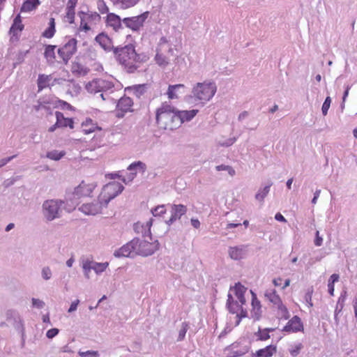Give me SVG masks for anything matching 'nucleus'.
Masks as SVG:
<instances>
[{"mask_svg": "<svg viewBox=\"0 0 357 357\" xmlns=\"http://www.w3.org/2000/svg\"><path fill=\"white\" fill-rule=\"evenodd\" d=\"M114 59L129 73H134L141 62L140 55L138 54L132 44L124 46H116L114 54Z\"/></svg>", "mask_w": 357, "mask_h": 357, "instance_id": "1", "label": "nucleus"}, {"mask_svg": "<svg viewBox=\"0 0 357 357\" xmlns=\"http://www.w3.org/2000/svg\"><path fill=\"white\" fill-rule=\"evenodd\" d=\"M177 109L169 102H165L156 111V122L160 128L173 130L181 126Z\"/></svg>", "mask_w": 357, "mask_h": 357, "instance_id": "2", "label": "nucleus"}, {"mask_svg": "<svg viewBox=\"0 0 357 357\" xmlns=\"http://www.w3.org/2000/svg\"><path fill=\"white\" fill-rule=\"evenodd\" d=\"M64 202L61 199H48L42 205L43 215L48 222L59 218L62 213V206Z\"/></svg>", "mask_w": 357, "mask_h": 357, "instance_id": "3", "label": "nucleus"}, {"mask_svg": "<svg viewBox=\"0 0 357 357\" xmlns=\"http://www.w3.org/2000/svg\"><path fill=\"white\" fill-rule=\"evenodd\" d=\"M217 87L213 82L197 83L192 90V97L197 100L207 102L215 95Z\"/></svg>", "mask_w": 357, "mask_h": 357, "instance_id": "4", "label": "nucleus"}, {"mask_svg": "<svg viewBox=\"0 0 357 357\" xmlns=\"http://www.w3.org/2000/svg\"><path fill=\"white\" fill-rule=\"evenodd\" d=\"M135 255L147 257L152 255L159 249V243L158 241L149 242L146 239L134 238Z\"/></svg>", "mask_w": 357, "mask_h": 357, "instance_id": "5", "label": "nucleus"}, {"mask_svg": "<svg viewBox=\"0 0 357 357\" xmlns=\"http://www.w3.org/2000/svg\"><path fill=\"white\" fill-rule=\"evenodd\" d=\"M123 189L124 187L118 182H110L105 185L99 196L104 202L105 208L107 207L108 203L119 195Z\"/></svg>", "mask_w": 357, "mask_h": 357, "instance_id": "6", "label": "nucleus"}, {"mask_svg": "<svg viewBox=\"0 0 357 357\" xmlns=\"http://www.w3.org/2000/svg\"><path fill=\"white\" fill-rule=\"evenodd\" d=\"M77 39L70 37L66 38V42L61 47L58 49V54L65 64L68 63V61L77 52Z\"/></svg>", "mask_w": 357, "mask_h": 357, "instance_id": "7", "label": "nucleus"}, {"mask_svg": "<svg viewBox=\"0 0 357 357\" xmlns=\"http://www.w3.org/2000/svg\"><path fill=\"white\" fill-rule=\"evenodd\" d=\"M265 297L278 309V314L284 319H287L289 317L287 308L282 304L279 295L276 294L275 289H269L265 292Z\"/></svg>", "mask_w": 357, "mask_h": 357, "instance_id": "8", "label": "nucleus"}, {"mask_svg": "<svg viewBox=\"0 0 357 357\" xmlns=\"http://www.w3.org/2000/svg\"><path fill=\"white\" fill-rule=\"evenodd\" d=\"M149 12H144V13L137 16L126 17L123 19L122 22L126 27L132 29L134 31H137L143 26L145 20L149 16Z\"/></svg>", "mask_w": 357, "mask_h": 357, "instance_id": "9", "label": "nucleus"}, {"mask_svg": "<svg viewBox=\"0 0 357 357\" xmlns=\"http://www.w3.org/2000/svg\"><path fill=\"white\" fill-rule=\"evenodd\" d=\"M103 207H105L104 202L99 197L98 200H94L91 203L82 204L79 208V210L85 215H95L101 213Z\"/></svg>", "mask_w": 357, "mask_h": 357, "instance_id": "10", "label": "nucleus"}, {"mask_svg": "<svg viewBox=\"0 0 357 357\" xmlns=\"http://www.w3.org/2000/svg\"><path fill=\"white\" fill-rule=\"evenodd\" d=\"M6 320L10 322L13 327L21 333L22 336L24 335V327L22 319L19 313L14 310H8L6 312Z\"/></svg>", "mask_w": 357, "mask_h": 357, "instance_id": "11", "label": "nucleus"}, {"mask_svg": "<svg viewBox=\"0 0 357 357\" xmlns=\"http://www.w3.org/2000/svg\"><path fill=\"white\" fill-rule=\"evenodd\" d=\"M249 349L248 346L242 345L239 342H234L225 348V352L227 357H239L247 354Z\"/></svg>", "mask_w": 357, "mask_h": 357, "instance_id": "12", "label": "nucleus"}, {"mask_svg": "<svg viewBox=\"0 0 357 357\" xmlns=\"http://www.w3.org/2000/svg\"><path fill=\"white\" fill-rule=\"evenodd\" d=\"M96 187V185L93 183H86L84 181H82L80 184L74 189L73 195L76 199L90 196Z\"/></svg>", "mask_w": 357, "mask_h": 357, "instance_id": "13", "label": "nucleus"}, {"mask_svg": "<svg viewBox=\"0 0 357 357\" xmlns=\"http://www.w3.org/2000/svg\"><path fill=\"white\" fill-rule=\"evenodd\" d=\"M170 208L171 217L166 220V224L168 225H171L176 220H179L188 211L187 206L183 204H171Z\"/></svg>", "mask_w": 357, "mask_h": 357, "instance_id": "14", "label": "nucleus"}, {"mask_svg": "<svg viewBox=\"0 0 357 357\" xmlns=\"http://www.w3.org/2000/svg\"><path fill=\"white\" fill-rule=\"evenodd\" d=\"M95 40L99 45L106 52H112L114 54V52L115 50V46H114L112 40L104 32H102L97 35L95 38Z\"/></svg>", "mask_w": 357, "mask_h": 357, "instance_id": "15", "label": "nucleus"}, {"mask_svg": "<svg viewBox=\"0 0 357 357\" xmlns=\"http://www.w3.org/2000/svg\"><path fill=\"white\" fill-rule=\"evenodd\" d=\"M229 257L235 261L241 260L246 257L248 255V245H240L230 246L228 248Z\"/></svg>", "mask_w": 357, "mask_h": 357, "instance_id": "16", "label": "nucleus"}, {"mask_svg": "<svg viewBox=\"0 0 357 357\" xmlns=\"http://www.w3.org/2000/svg\"><path fill=\"white\" fill-rule=\"evenodd\" d=\"M131 255H135L134 238L114 252L116 257H128Z\"/></svg>", "mask_w": 357, "mask_h": 357, "instance_id": "17", "label": "nucleus"}, {"mask_svg": "<svg viewBox=\"0 0 357 357\" xmlns=\"http://www.w3.org/2000/svg\"><path fill=\"white\" fill-rule=\"evenodd\" d=\"M303 330V326L301 319L298 316H294L288 321L282 331L296 333Z\"/></svg>", "mask_w": 357, "mask_h": 357, "instance_id": "18", "label": "nucleus"}, {"mask_svg": "<svg viewBox=\"0 0 357 357\" xmlns=\"http://www.w3.org/2000/svg\"><path fill=\"white\" fill-rule=\"evenodd\" d=\"M100 83V92H102L100 94V96L103 100H105L108 98V93L107 92H113V89L114 87V85L112 82L103 79H99Z\"/></svg>", "mask_w": 357, "mask_h": 357, "instance_id": "19", "label": "nucleus"}, {"mask_svg": "<svg viewBox=\"0 0 357 357\" xmlns=\"http://www.w3.org/2000/svg\"><path fill=\"white\" fill-rule=\"evenodd\" d=\"M185 86L184 84H178L174 85H169L167 91V95L169 99H177L179 94H183L185 92Z\"/></svg>", "mask_w": 357, "mask_h": 357, "instance_id": "20", "label": "nucleus"}, {"mask_svg": "<svg viewBox=\"0 0 357 357\" xmlns=\"http://www.w3.org/2000/svg\"><path fill=\"white\" fill-rule=\"evenodd\" d=\"M152 225V219L146 222V225H141L140 223H137L135 225L134 229L135 231L137 233L141 232L142 234L143 237H148L150 240H152L151 236V227Z\"/></svg>", "mask_w": 357, "mask_h": 357, "instance_id": "21", "label": "nucleus"}, {"mask_svg": "<svg viewBox=\"0 0 357 357\" xmlns=\"http://www.w3.org/2000/svg\"><path fill=\"white\" fill-rule=\"evenodd\" d=\"M252 294V310L251 312L252 317L258 320L261 317V304L259 301L257 299L256 294L251 290Z\"/></svg>", "mask_w": 357, "mask_h": 357, "instance_id": "22", "label": "nucleus"}, {"mask_svg": "<svg viewBox=\"0 0 357 357\" xmlns=\"http://www.w3.org/2000/svg\"><path fill=\"white\" fill-rule=\"evenodd\" d=\"M277 351L276 346L271 344L264 349H259L252 354V357H271Z\"/></svg>", "mask_w": 357, "mask_h": 357, "instance_id": "23", "label": "nucleus"}, {"mask_svg": "<svg viewBox=\"0 0 357 357\" xmlns=\"http://www.w3.org/2000/svg\"><path fill=\"white\" fill-rule=\"evenodd\" d=\"M80 20L82 18H85V22L87 23H95L96 24L100 20V15L96 12H88L84 13L83 11H79L78 13Z\"/></svg>", "mask_w": 357, "mask_h": 357, "instance_id": "24", "label": "nucleus"}, {"mask_svg": "<svg viewBox=\"0 0 357 357\" xmlns=\"http://www.w3.org/2000/svg\"><path fill=\"white\" fill-rule=\"evenodd\" d=\"M56 125L58 127H67L73 128V121L72 119L65 118L63 114L60 112H56Z\"/></svg>", "mask_w": 357, "mask_h": 357, "instance_id": "25", "label": "nucleus"}, {"mask_svg": "<svg viewBox=\"0 0 357 357\" xmlns=\"http://www.w3.org/2000/svg\"><path fill=\"white\" fill-rule=\"evenodd\" d=\"M198 110L192 109V110H183L178 111L177 110L178 117L181 119V125L185 121H190L197 113Z\"/></svg>", "mask_w": 357, "mask_h": 357, "instance_id": "26", "label": "nucleus"}, {"mask_svg": "<svg viewBox=\"0 0 357 357\" xmlns=\"http://www.w3.org/2000/svg\"><path fill=\"white\" fill-rule=\"evenodd\" d=\"M107 23L109 26H112L114 29L117 31L121 27V23L123 22L119 15L109 13L107 15Z\"/></svg>", "mask_w": 357, "mask_h": 357, "instance_id": "27", "label": "nucleus"}, {"mask_svg": "<svg viewBox=\"0 0 357 357\" xmlns=\"http://www.w3.org/2000/svg\"><path fill=\"white\" fill-rule=\"evenodd\" d=\"M24 29V25L22 24L20 15H18L14 20L13 24L10 29V33L13 35V37L16 36L17 38V32L22 31Z\"/></svg>", "mask_w": 357, "mask_h": 357, "instance_id": "28", "label": "nucleus"}, {"mask_svg": "<svg viewBox=\"0 0 357 357\" xmlns=\"http://www.w3.org/2000/svg\"><path fill=\"white\" fill-rule=\"evenodd\" d=\"M71 71L74 75L84 76L89 72V69L79 63L75 62L72 64Z\"/></svg>", "mask_w": 357, "mask_h": 357, "instance_id": "29", "label": "nucleus"}, {"mask_svg": "<svg viewBox=\"0 0 357 357\" xmlns=\"http://www.w3.org/2000/svg\"><path fill=\"white\" fill-rule=\"evenodd\" d=\"M82 131L84 134H90L96 130H100V128L93 123L91 119H86L82 123Z\"/></svg>", "mask_w": 357, "mask_h": 357, "instance_id": "30", "label": "nucleus"}, {"mask_svg": "<svg viewBox=\"0 0 357 357\" xmlns=\"http://www.w3.org/2000/svg\"><path fill=\"white\" fill-rule=\"evenodd\" d=\"M132 105V100L129 97L121 98V99H119V100L117 103V107L123 112H127V111L130 110Z\"/></svg>", "mask_w": 357, "mask_h": 357, "instance_id": "31", "label": "nucleus"}, {"mask_svg": "<svg viewBox=\"0 0 357 357\" xmlns=\"http://www.w3.org/2000/svg\"><path fill=\"white\" fill-rule=\"evenodd\" d=\"M56 45H48L46 46L44 56L49 63H53L55 61V49Z\"/></svg>", "mask_w": 357, "mask_h": 357, "instance_id": "32", "label": "nucleus"}, {"mask_svg": "<svg viewBox=\"0 0 357 357\" xmlns=\"http://www.w3.org/2000/svg\"><path fill=\"white\" fill-rule=\"evenodd\" d=\"M39 4V0H26L21 7V12H30L35 10Z\"/></svg>", "mask_w": 357, "mask_h": 357, "instance_id": "33", "label": "nucleus"}, {"mask_svg": "<svg viewBox=\"0 0 357 357\" xmlns=\"http://www.w3.org/2000/svg\"><path fill=\"white\" fill-rule=\"evenodd\" d=\"M273 183L271 181L268 182V183L263 188H260L257 193L255 195V199L260 202H263L265 197L270 192V188Z\"/></svg>", "mask_w": 357, "mask_h": 357, "instance_id": "34", "label": "nucleus"}, {"mask_svg": "<svg viewBox=\"0 0 357 357\" xmlns=\"http://www.w3.org/2000/svg\"><path fill=\"white\" fill-rule=\"evenodd\" d=\"M145 167H146L145 164L140 161L135 162L130 164L128 167V170H129L130 172V174L129 176V181H131L134 178L135 176L136 175L137 168L139 167V168H141L142 169H144Z\"/></svg>", "mask_w": 357, "mask_h": 357, "instance_id": "35", "label": "nucleus"}, {"mask_svg": "<svg viewBox=\"0 0 357 357\" xmlns=\"http://www.w3.org/2000/svg\"><path fill=\"white\" fill-rule=\"evenodd\" d=\"M139 0H111L114 5H120L123 9H126L135 6Z\"/></svg>", "mask_w": 357, "mask_h": 357, "instance_id": "36", "label": "nucleus"}, {"mask_svg": "<svg viewBox=\"0 0 357 357\" xmlns=\"http://www.w3.org/2000/svg\"><path fill=\"white\" fill-rule=\"evenodd\" d=\"M99 79H93L86 84V89L89 93H96L100 92Z\"/></svg>", "mask_w": 357, "mask_h": 357, "instance_id": "37", "label": "nucleus"}, {"mask_svg": "<svg viewBox=\"0 0 357 357\" xmlns=\"http://www.w3.org/2000/svg\"><path fill=\"white\" fill-rule=\"evenodd\" d=\"M55 22L54 18L51 17L50 19L49 26L48 28L43 32V36L47 38H51L54 36L55 33Z\"/></svg>", "mask_w": 357, "mask_h": 357, "instance_id": "38", "label": "nucleus"}, {"mask_svg": "<svg viewBox=\"0 0 357 357\" xmlns=\"http://www.w3.org/2000/svg\"><path fill=\"white\" fill-rule=\"evenodd\" d=\"M50 80V75H40L37 80L38 91H42L43 89L48 86V82Z\"/></svg>", "mask_w": 357, "mask_h": 357, "instance_id": "39", "label": "nucleus"}, {"mask_svg": "<svg viewBox=\"0 0 357 357\" xmlns=\"http://www.w3.org/2000/svg\"><path fill=\"white\" fill-rule=\"evenodd\" d=\"M230 290L234 291V294L237 298H242V297L244 296V294L247 289L240 282H238L235 284V286L234 287H231Z\"/></svg>", "mask_w": 357, "mask_h": 357, "instance_id": "40", "label": "nucleus"}, {"mask_svg": "<svg viewBox=\"0 0 357 357\" xmlns=\"http://www.w3.org/2000/svg\"><path fill=\"white\" fill-rule=\"evenodd\" d=\"M66 155V152L63 151H59L57 150H53L47 153L46 157L53 160H59Z\"/></svg>", "mask_w": 357, "mask_h": 357, "instance_id": "41", "label": "nucleus"}, {"mask_svg": "<svg viewBox=\"0 0 357 357\" xmlns=\"http://www.w3.org/2000/svg\"><path fill=\"white\" fill-rule=\"evenodd\" d=\"M82 267L84 271V276L87 278H90V272L93 270L92 261L89 259H84L82 261Z\"/></svg>", "mask_w": 357, "mask_h": 357, "instance_id": "42", "label": "nucleus"}, {"mask_svg": "<svg viewBox=\"0 0 357 357\" xmlns=\"http://www.w3.org/2000/svg\"><path fill=\"white\" fill-rule=\"evenodd\" d=\"M109 264L105 263H98L92 261L93 270L97 273L100 274L102 273L108 266Z\"/></svg>", "mask_w": 357, "mask_h": 357, "instance_id": "43", "label": "nucleus"}, {"mask_svg": "<svg viewBox=\"0 0 357 357\" xmlns=\"http://www.w3.org/2000/svg\"><path fill=\"white\" fill-rule=\"evenodd\" d=\"M151 212L153 216L160 217L166 213L165 205H158L156 207L152 208Z\"/></svg>", "mask_w": 357, "mask_h": 357, "instance_id": "44", "label": "nucleus"}, {"mask_svg": "<svg viewBox=\"0 0 357 357\" xmlns=\"http://www.w3.org/2000/svg\"><path fill=\"white\" fill-rule=\"evenodd\" d=\"M188 328H189L188 324L187 322H183L181 324V328L178 332V337L177 339L178 341H181L184 339Z\"/></svg>", "mask_w": 357, "mask_h": 357, "instance_id": "45", "label": "nucleus"}, {"mask_svg": "<svg viewBox=\"0 0 357 357\" xmlns=\"http://www.w3.org/2000/svg\"><path fill=\"white\" fill-rule=\"evenodd\" d=\"M215 169L217 171H227L231 176H234L236 174V172L234 169V168L229 165H218L215 167Z\"/></svg>", "mask_w": 357, "mask_h": 357, "instance_id": "46", "label": "nucleus"}, {"mask_svg": "<svg viewBox=\"0 0 357 357\" xmlns=\"http://www.w3.org/2000/svg\"><path fill=\"white\" fill-rule=\"evenodd\" d=\"M81 90V87L79 86V84L73 83L71 85H69V87L67 90V93H69L70 95H77L79 93Z\"/></svg>", "mask_w": 357, "mask_h": 357, "instance_id": "47", "label": "nucleus"}, {"mask_svg": "<svg viewBox=\"0 0 357 357\" xmlns=\"http://www.w3.org/2000/svg\"><path fill=\"white\" fill-rule=\"evenodd\" d=\"M42 278L45 280H49L52 276V272L49 266H45L41 270Z\"/></svg>", "mask_w": 357, "mask_h": 357, "instance_id": "48", "label": "nucleus"}, {"mask_svg": "<svg viewBox=\"0 0 357 357\" xmlns=\"http://www.w3.org/2000/svg\"><path fill=\"white\" fill-rule=\"evenodd\" d=\"M155 61L159 66L162 67H165L168 64V61L167 60L166 57L158 53L155 55Z\"/></svg>", "mask_w": 357, "mask_h": 357, "instance_id": "49", "label": "nucleus"}, {"mask_svg": "<svg viewBox=\"0 0 357 357\" xmlns=\"http://www.w3.org/2000/svg\"><path fill=\"white\" fill-rule=\"evenodd\" d=\"M331 103V97L328 96L325 99L321 107V112L324 116H326L328 114V109L330 108V105Z\"/></svg>", "mask_w": 357, "mask_h": 357, "instance_id": "50", "label": "nucleus"}, {"mask_svg": "<svg viewBox=\"0 0 357 357\" xmlns=\"http://www.w3.org/2000/svg\"><path fill=\"white\" fill-rule=\"evenodd\" d=\"M241 307L242 306L239 305L238 302L237 301H235L234 303H232V304L230 305V306L227 307V309L230 313L237 314L239 312Z\"/></svg>", "mask_w": 357, "mask_h": 357, "instance_id": "51", "label": "nucleus"}, {"mask_svg": "<svg viewBox=\"0 0 357 357\" xmlns=\"http://www.w3.org/2000/svg\"><path fill=\"white\" fill-rule=\"evenodd\" d=\"M75 10L66 8V14L65 17L70 24L74 23L75 21Z\"/></svg>", "mask_w": 357, "mask_h": 357, "instance_id": "52", "label": "nucleus"}, {"mask_svg": "<svg viewBox=\"0 0 357 357\" xmlns=\"http://www.w3.org/2000/svg\"><path fill=\"white\" fill-rule=\"evenodd\" d=\"M80 357H99V354L97 351H79Z\"/></svg>", "mask_w": 357, "mask_h": 357, "instance_id": "53", "label": "nucleus"}, {"mask_svg": "<svg viewBox=\"0 0 357 357\" xmlns=\"http://www.w3.org/2000/svg\"><path fill=\"white\" fill-rule=\"evenodd\" d=\"M313 294V288H309L305 295V301L308 304L309 307L313 305L312 302V296Z\"/></svg>", "mask_w": 357, "mask_h": 357, "instance_id": "54", "label": "nucleus"}, {"mask_svg": "<svg viewBox=\"0 0 357 357\" xmlns=\"http://www.w3.org/2000/svg\"><path fill=\"white\" fill-rule=\"evenodd\" d=\"M31 303H32V306L36 308H38V309H42L45 305V302L38 298H33L31 299Z\"/></svg>", "mask_w": 357, "mask_h": 357, "instance_id": "55", "label": "nucleus"}, {"mask_svg": "<svg viewBox=\"0 0 357 357\" xmlns=\"http://www.w3.org/2000/svg\"><path fill=\"white\" fill-rule=\"evenodd\" d=\"M239 311H240V313L238 312L236 314V319H237V320L236 321V326H238L240 324L242 318L246 317L247 315H248L247 310H244L243 308V307H241Z\"/></svg>", "mask_w": 357, "mask_h": 357, "instance_id": "56", "label": "nucleus"}, {"mask_svg": "<svg viewBox=\"0 0 357 357\" xmlns=\"http://www.w3.org/2000/svg\"><path fill=\"white\" fill-rule=\"evenodd\" d=\"M273 330V329H272V328H266V329H264V331H260L259 335V340H268V338H270V335H269L268 333H269V331H271Z\"/></svg>", "mask_w": 357, "mask_h": 357, "instance_id": "57", "label": "nucleus"}, {"mask_svg": "<svg viewBox=\"0 0 357 357\" xmlns=\"http://www.w3.org/2000/svg\"><path fill=\"white\" fill-rule=\"evenodd\" d=\"M302 348H303V344L301 343H298L296 345H295L293 348L289 349V352L291 356L295 357L298 355V354L300 353V351Z\"/></svg>", "mask_w": 357, "mask_h": 357, "instance_id": "58", "label": "nucleus"}, {"mask_svg": "<svg viewBox=\"0 0 357 357\" xmlns=\"http://www.w3.org/2000/svg\"><path fill=\"white\" fill-rule=\"evenodd\" d=\"M55 106L56 107H59H59H61L63 109H71L72 107H73L69 103H68L66 101L61 100H56Z\"/></svg>", "mask_w": 357, "mask_h": 357, "instance_id": "59", "label": "nucleus"}, {"mask_svg": "<svg viewBox=\"0 0 357 357\" xmlns=\"http://www.w3.org/2000/svg\"><path fill=\"white\" fill-rule=\"evenodd\" d=\"M236 139L235 137L227 139L225 141L220 142L219 144L222 146H231L235 142Z\"/></svg>", "mask_w": 357, "mask_h": 357, "instance_id": "60", "label": "nucleus"}, {"mask_svg": "<svg viewBox=\"0 0 357 357\" xmlns=\"http://www.w3.org/2000/svg\"><path fill=\"white\" fill-rule=\"evenodd\" d=\"M29 50L25 52H20L17 56V63H21L24 61L26 55L28 54Z\"/></svg>", "mask_w": 357, "mask_h": 357, "instance_id": "61", "label": "nucleus"}, {"mask_svg": "<svg viewBox=\"0 0 357 357\" xmlns=\"http://www.w3.org/2000/svg\"><path fill=\"white\" fill-rule=\"evenodd\" d=\"M58 333H59V329L52 328V329H50L47 331V332L46 333V336L48 338L52 339V338L54 337Z\"/></svg>", "mask_w": 357, "mask_h": 357, "instance_id": "62", "label": "nucleus"}, {"mask_svg": "<svg viewBox=\"0 0 357 357\" xmlns=\"http://www.w3.org/2000/svg\"><path fill=\"white\" fill-rule=\"evenodd\" d=\"M98 9L102 13H106L108 11V8L102 0L99 1Z\"/></svg>", "mask_w": 357, "mask_h": 357, "instance_id": "63", "label": "nucleus"}, {"mask_svg": "<svg viewBox=\"0 0 357 357\" xmlns=\"http://www.w3.org/2000/svg\"><path fill=\"white\" fill-rule=\"evenodd\" d=\"M145 91V86L144 85H138L135 86V93L137 96L139 97L141 95L144 94Z\"/></svg>", "mask_w": 357, "mask_h": 357, "instance_id": "64", "label": "nucleus"}]
</instances>
